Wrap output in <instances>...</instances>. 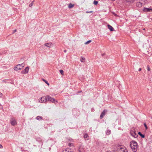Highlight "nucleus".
Returning a JSON list of instances; mask_svg holds the SVG:
<instances>
[{
    "instance_id": "4be33fe9",
    "label": "nucleus",
    "mask_w": 152,
    "mask_h": 152,
    "mask_svg": "<svg viewBox=\"0 0 152 152\" xmlns=\"http://www.w3.org/2000/svg\"><path fill=\"white\" fill-rule=\"evenodd\" d=\"M85 58H84L81 57L80 59V61L82 62H84L85 61Z\"/></svg>"
},
{
    "instance_id": "2eb2a0df",
    "label": "nucleus",
    "mask_w": 152,
    "mask_h": 152,
    "mask_svg": "<svg viewBox=\"0 0 152 152\" xmlns=\"http://www.w3.org/2000/svg\"><path fill=\"white\" fill-rule=\"evenodd\" d=\"M138 134L142 138H144L145 137V135L142 134L140 132H138Z\"/></svg>"
},
{
    "instance_id": "37998d69",
    "label": "nucleus",
    "mask_w": 152,
    "mask_h": 152,
    "mask_svg": "<svg viewBox=\"0 0 152 152\" xmlns=\"http://www.w3.org/2000/svg\"><path fill=\"white\" fill-rule=\"evenodd\" d=\"M143 30H145V28H144L143 29Z\"/></svg>"
},
{
    "instance_id": "423d86ee",
    "label": "nucleus",
    "mask_w": 152,
    "mask_h": 152,
    "mask_svg": "<svg viewBox=\"0 0 152 152\" xmlns=\"http://www.w3.org/2000/svg\"><path fill=\"white\" fill-rule=\"evenodd\" d=\"M130 134L134 138H136L138 136V135L135 132L134 130H131L130 131Z\"/></svg>"
},
{
    "instance_id": "a878e982",
    "label": "nucleus",
    "mask_w": 152,
    "mask_h": 152,
    "mask_svg": "<svg viewBox=\"0 0 152 152\" xmlns=\"http://www.w3.org/2000/svg\"><path fill=\"white\" fill-rule=\"evenodd\" d=\"M91 42V40H88V41H87V42H86L85 44H89V43H90V42Z\"/></svg>"
},
{
    "instance_id": "ddd939ff",
    "label": "nucleus",
    "mask_w": 152,
    "mask_h": 152,
    "mask_svg": "<svg viewBox=\"0 0 152 152\" xmlns=\"http://www.w3.org/2000/svg\"><path fill=\"white\" fill-rule=\"evenodd\" d=\"M44 45L46 47L50 48L53 45V44L51 42L47 43L45 44Z\"/></svg>"
},
{
    "instance_id": "c9c22d12",
    "label": "nucleus",
    "mask_w": 152,
    "mask_h": 152,
    "mask_svg": "<svg viewBox=\"0 0 152 152\" xmlns=\"http://www.w3.org/2000/svg\"><path fill=\"white\" fill-rule=\"evenodd\" d=\"M3 148V147H2V145H1V144H0V148Z\"/></svg>"
},
{
    "instance_id": "412c9836",
    "label": "nucleus",
    "mask_w": 152,
    "mask_h": 152,
    "mask_svg": "<svg viewBox=\"0 0 152 152\" xmlns=\"http://www.w3.org/2000/svg\"><path fill=\"white\" fill-rule=\"evenodd\" d=\"M36 119L38 120H39L40 119H41V120L43 119L42 117L40 116H37L36 118Z\"/></svg>"
},
{
    "instance_id": "393cba45",
    "label": "nucleus",
    "mask_w": 152,
    "mask_h": 152,
    "mask_svg": "<svg viewBox=\"0 0 152 152\" xmlns=\"http://www.w3.org/2000/svg\"><path fill=\"white\" fill-rule=\"evenodd\" d=\"M144 126L145 128V129L146 130H147L148 129V126H147V125H146V124L145 123H144Z\"/></svg>"
},
{
    "instance_id": "6e6552de",
    "label": "nucleus",
    "mask_w": 152,
    "mask_h": 152,
    "mask_svg": "<svg viewBox=\"0 0 152 152\" xmlns=\"http://www.w3.org/2000/svg\"><path fill=\"white\" fill-rule=\"evenodd\" d=\"M107 111L106 110H104L101 113V114L100 115V118L101 119H102L103 117L105 115Z\"/></svg>"
},
{
    "instance_id": "f03ea898",
    "label": "nucleus",
    "mask_w": 152,
    "mask_h": 152,
    "mask_svg": "<svg viewBox=\"0 0 152 152\" xmlns=\"http://www.w3.org/2000/svg\"><path fill=\"white\" fill-rule=\"evenodd\" d=\"M47 101H50L56 104L58 103V101L57 100L48 95H47Z\"/></svg>"
},
{
    "instance_id": "1a4fd4ad",
    "label": "nucleus",
    "mask_w": 152,
    "mask_h": 152,
    "mask_svg": "<svg viewBox=\"0 0 152 152\" xmlns=\"http://www.w3.org/2000/svg\"><path fill=\"white\" fill-rule=\"evenodd\" d=\"M143 11L146 12H152V9L146 7H144L143 9Z\"/></svg>"
},
{
    "instance_id": "473e14b6",
    "label": "nucleus",
    "mask_w": 152,
    "mask_h": 152,
    "mask_svg": "<svg viewBox=\"0 0 152 152\" xmlns=\"http://www.w3.org/2000/svg\"><path fill=\"white\" fill-rule=\"evenodd\" d=\"M93 12V11H86V13H92Z\"/></svg>"
},
{
    "instance_id": "aec40b11",
    "label": "nucleus",
    "mask_w": 152,
    "mask_h": 152,
    "mask_svg": "<svg viewBox=\"0 0 152 152\" xmlns=\"http://www.w3.org/2000/svg\"><path fill=\"white\" fill-rule=\"evenodd\" d=\"M63 152H73L71 151V150L69 149H66L65 151H64Z\"/></svg>"
},
{
    "instance_id": "b1692460",
    "label": "nucleus",
    "mask_w": 152,
    "mask_h": 152,
    "mask_svg": "<svg viewBox=\"0 0 152 152\" xmlns=\"http://www.w3.org/2000/svg\"><path fill=\"white\" fill-rule=\"evenodd\" d=\"M98 1H94L93 2V4L95 5H97L98 4Z\"/></svg>"
},
{
    "instance_id": "a19ab883",
    "label": "nucleus",
    "mask_w": 152,
    "mask_h": 152,
    "mask_svg": "<svg viewBox=\"0 0 152 152\" xmlns=\"http://www.w3.org/2000/svg\"><path fill=\"white\" fill-rule=\"evenodd\" d=\"M3 81L5 83H6V80H3Z\"/></svg>"
},
{
    "instance_id": "39448f33",
    "label": "nucleus",
    "mask_w": 152,
    "mask_h": 152,
    "mask_svg": "<svg viewBox=\"0 0 152 152\" xmlns=\"http://www.w3.org/2000/svg\"><path fill=\"white\" fill-rule=\"evenodd\" d=\"M47 96H43L41 98L40 100L39 101L41 102H45L47 101Z\"/></svg>"
},
{
    "instance_id": "6ab92c4d",
    "label": "nucleus",
    "mask_w": 152,
    "mask_h": 152,
    "mask_svg": "<svg viewBox=\"0 0 152 152\" xmlns=\"http://www.w3.org/2000/svg\"><path fill=\"white\" fill-rule=\"evenodd\" d=\"M145 4H147L151 1V0H143Z\"/></svg>"
},
{
    "instance_id": "ea45409f",
    "label": "nucleus",
    "mask_w": 152,
    "mask_h": 152,
    "mask_svg": "<svg viewBox=\"0 0 152 152\" xmlns=\"http://www.w3.org/2000/svg\"><path fill=\"white\" fill-rule=\"evenodd\" d=\"M64 52H65V53H66V50H64Z\"/></svg>"
},
{
    "instance_id": "7c9ffc66",
    "label": "nucleus",
    "mask_w": 152,
    "mask_h": 152,
    "mask_svg": "<svg viewBox=\"0 0 152 152\" xmlns=\"http://www.w3.org/2000/svg\"><path fill=\"white\" fill-rule=\"evenodd\" d=\"M60 72L61 75H63L64 72L63 70H60Z\"/></svg>"
},
{
    "instance_id": "4c0bfd02",
    "label": "nucleus",
    "mask_w": 152,
    "mask_h": 152,
    "mask_svg": "<svg viewBox=\"0 0 152 152\" xmlns=\"http://www.w3.org/2000/svg\"><path fill=\"white\" fill-rule=\"evenodd\" d=\"M105 53H103V54H102V56H104L105 55Z\"/></svg>"
},
{
    "instance_id": "9b49d317",
    "label": "nucleus",
    "mask_w": 152,
    "mask_h": 152,
    "mask_svg": "<svg viewBox=\"0 0 152 152\" xmlns=\"http://www.w3.org/2000/svg\"><path fill=\"white\" fill-rule=\"evenodd\" d=\"M142 6V3L141 2H137L136 4V6L137 7H141Z\"/></svg>"
},
{
    "instance_id": "cd10ccee",
    "label": "nucleus",
    "mask_w": 152,
    "mask_h": 152,
    "mask_svg": "<svg viewBox=\"0 0 152 152\" xmlns=\"http://www.w3.org/2000/svg\"><path fill=\"white\" fill-rule=\"evenodd\" d=\"M34 1V0L33 1H32V2H31V3L29 4V7H31L33 5Z\"/></svg>"
},
{
    "instance_id": "72a5a7b5",
    "label": "nucleus",
    "mask_w": 152,
    "mask_h": 152,
    "mask_svg": "<svg viewBox=\"0 0 152 152\" xmlns=\"http://www.w3.org/2000/svg\"><path fill=\"white\" fill-rule=\"evenodd\" d=\"M17 31V30L16 29H15L13 31V33H14L15 32H16Z\"/></svg>"
},
{
    "instance_id": "c756f323",
    "label": "nucleus",
    "mask_w": 152,
    "mask_h": 152,
    "mask_svg": "<svg viewBox=\"0 0 152 152\" xmlns=\"http://www.w3.org/2000/svg\"><path fill=\"white\" fill-rule=\"evenodd\" d=\"M112 13L115 16L117 17L118 16L117 14H116L114 12H112Z\"/></svg>"
},
{
    "instance_id": "f704fd0d",
    "label": "nucleus",
    "mask_w": 152,
    "mask_h": 152,
    "mask_svg": "<svg viewBox=\"0 0 152 152\" xmlns=\"http://www.w3.org/2000/svg\"><path fill=\"white\" fill-rule=\"evenodd\" d=\"M5 51H4V53H0V55H2L4 53H5Z\"/></svg>"
},
{
    "instance_id": "c85d7f7f",
    "label": "nucleus",
    "mask_w": 152,
    "mask_h": 152,
    "mask_svg": "<svg viewBox=\"0 0 152 152\" xmlns=\"http://www.w3.org/2000/svg\"><path fill=\"white\" fill-rule=\"evenodd\" d=\"M73 144L72 143H70L68 144V146L69 147L73 146Z\"/></svg>"
},
{
    "instance_id": "79ce46f5",
    "label": "nucleus",
    "mask_w": 152,
    "mask_h": 152,
    "mask_svg": "<svg viewBox=\"0 0 152 152\" xmlns=\"http://www.w3.org/2000/svg\"><path fill=\"white\" fill-rule=\"evenodd\" d=\"M81 92V91H79V92H79V93H80V92Z\"/></svg>"
},
{
    "instance_id": "f257e3e1",
    "label": "nucleus",
    "mask_w": 152,
    "mask_h": 152,
    "mask_svg": "<svg viewBox=\"0 0 152 152\" xmlns=\"http://www.w3.org/2000/svg\"><path fill=\"white\" fill-rule=\"evenodd\" d=\"M130 146L132 150L134 152H136L137 150V144L134 141H132L130 142Z\"/></svg>"
},
{
    "instance_id": "9d476101",
    "label": "nucleus",
    "mask_w": 152,
    "mask_h": 152,
    "mask_svg": "<svg viewBox=\"0 0 152 152\" xmlns=\"http://www.w3.org/2000/svg\"><path fill=\"white\" fill-rule=\"evenodd\" d=\"M29 69V67H26L22 71V73L23 74L27 73L28 72Z\"/></svg>"
},
{
    "instance_id": "e433bc0d",
    "label": "nucleus",
    "mask_w": 152,
    "mask_h": 152,
    "mask_svg": "<svg viewBox=\"0 0 152 152\" xmlns=\"http://www.w3.org/2000/svg\"><path fill=\"white\" fill-rule=\"evenodd\" d=\"M2 94L0 92V97L2 96Z\"/></svg>"
},
{
    "instance_id": "2f4dec72",
    "label": "nucleus",
    "mask_w": 152,
    "mask_h": 152,
    "mask_svg": "<svg viewBox=\"0 0 152 152\" xmlns=\"http://www.w3.org/2000/svg\"><path fill=\"white\" fill-rule=\"evenodd\" d=\"M147 70L148 71H150V68L149 66L148 65L147 66Z\"/></svg>"
},
{
    "instance_id": "f8f14e48",
    "label": "nucleus",
    "mask_w": 152,
    "mask_h": 152,
    "mask_svg": "<svg viewBox=\"0 0 152 152\" xmlns=\"http://www.w3.org/2000/svg\"><path fill=\"white\" fill-rule=\"evenodd\" d=\"M78 151L79 152H84V149L82 145H81L79 146L78 149Z\"/></svg>"
},
{
    "instance_id": "f3484780",
    "label": "nucleus",
    "mask_w": 152,
    "mask_h": 152,
    "mask_svg": "<svg viewBox=\"0 0 152 152\" xmlns=\"http://www.w3.org/2000/svg\"><path fill=\"white\" fill-rule=\"evenodd\" d=\"M74 6V4L72 3H70L68 4V7L69 8H72Z\"/></svg>"
},
{
    "instance_id": "5701e85b",
    "label": "nucleus",
    "mask_w": 152,
    "mask_h": 152,
    "mask_svg": "<svg viewBox=\"0 0 152 152\" xmlns=\"http://www.w3.org/2000/svg\"><path fill=\"white\" fill-rule=\"evenodd\" d=\"M127 2L133 3L134 0H125Z\"/></svg>"
},
{
    "instance_id": "0eeeda50",
    "label": "nucleus",
    "mask_w": 152,
    "mask_h": 152,
    "mask_svg": "<svg viewBox=\"0 0 152 152\" xmlns=\"http://www.w3.org/2000/svg\"><path fill=\"white\" fill-rule=\"evenodd\" d=\"M10 123L11 125L12 126H15L17 124V122L13 118H12L10 119Z\"/></svg>"
},
{
    "instance_id": "bb28decb",
    "label": "nucleus",
    "mask_w": 152,
    "mask_h": 152,
    "mask_svg": "<svg viewBox=\"0 0 152 152\" xmlns=\"http://www.w3.org/2000/svg\"><path fill=\"white\" fill-rule=\"evenodd\" d=\"M43 80L45 82V83H46L48 86H49V84L48 83V82L46 80H45V79H43Z\"/></svg>"
},
{
    "instance_id": "a211bd4d",
    "label": "nucleus",
    "mask_w": 152,
    "mask_h": 152,
    "mask_svg": "<svg viewBox=\"0 0 152 152\" xmlns=\"http://www.w3.org/2000/svg\"><path fill=\"white\" fill-rule=\"evenodd\" d=\"M111 133V131L110 130H107L106 132V134L107 135H110Z\"/></svg>"
},
{
    "instance_id": "58836bf2",
    "label": "nucleus",
    "mask_w": 152,
    "mask_h": 152,
    "mask_svg": "<svg viewBox=\"0 0 152 152\" xmlns=\"http://www.w3.org/2000/svg\"><path fill=\"white\" fill-rule=\"evenodd\" d=\"M141 70V68H140L138 70V71H140Z\"/></svg>"
},
{
    "instance_id": "dca6fc26",
    "label": "nucleus",
    "mask_w": 152,
    "mask_h": 152,
    "mask_svg": "<svg viewBox=\"0 0 152 152\" xmlns=\"http://www.w3.org/2000/svg\"><path fill=\"white\" fill-rule=\"evenodd\" d=\"M84 137L85 139H86L87 140L89 139V136L87 134H85L84 135Z\"/></svg>"
},
{
    "instance_id": "4468645a",
    "label": "nucleus",
    "mask_w": 152,
    "mask_h": 152,
    "mask_svg": "<svg viewBox=\"0 0 152 152\" xmlns=\"http://www.w3.org/2000/svg\"><path fill=\"white\" fill-rule=\"evenodd\" d=\"M107 27L108 28L110 29V31H113L114 30L113 28L110 25H108Z\"/></svg>"
},
{
    "instance_id": "7ed1b4c3",
    "label": "nucleus",
    "mask_w": 152,
    "mask_h": 152,
    "mask_svg": "<svg viewBox=\"0 0 152 152\" xmlns=\"http://www.w3.org/2000/svg\"><path fill=\"white\" fill-rule=\"evenodd\" d=\"M118 152H128L126 148L123 146H120L118 149Z\"/></svg>"
},
{
    "instance_id": "20e7f679",
    "label": "nucleus",
    "mask_w": 152,
    "mask_h": 152,
    "mask_svg": "<svg viewBox=\"0 0 152 152\" xmlns=\"http://www.w3.org/2000/svg\"><path fill=\"white\" fill-rule=\"evenodd\" d=\"M23 67V64H19L17 65L16 66L14 67V69L16 71L21 69Z\"/></svg>"
}]
</instances>
